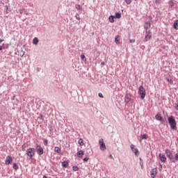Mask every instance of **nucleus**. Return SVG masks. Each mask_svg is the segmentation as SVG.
I'll use <instances>...</instances> for the list:
<instances>
[{
  "label": "nucleus",
  "mask_w": 178,
  "mask_h": 178,
  "mask_svg": "<svg viewBox=\"0 0 178 178\" xmlns=\"http://www.w3.org/2000/svg\"><path fill=\"white\" fill-rule=\"evenodd\" d=\"M168 120L172 130H175L177 126L176 120L175 119V117L170 116L168 118Z\"/></svg>",
  "instance_id": "1"
},
{
  "label": "nucleus",
  "mask_w": 178,
  "mask_h": 178,
  "mask_svg": "<svg viewBox=\"0 0 178 178\" xmlns=\"http://www.w3.org/2000/svg\"><path fill=\"white\" fill-rule=\"evenodd\" d=\"M138 94H140L141 99H144L145 98V95H147V92H145V89L144 86H140L138 88Z\"/></svg>",
  "instance_id": "2"
},
{
  "label": "nucleus",
  "mask_w": 178,
  "mask_h": 178,
  "mask_svg": "<svg viewBox=\"0 0 178 178\" xmlns=\"http://www.w3.org/2000/svg\"><path fill=\"white\" fill-rule=\"evenodd\" d=\"M35 154V149L31 147L26 150V154L29 156V159H33V156Z\"/></svg>",
  "instance_id": "3"
},
{
  "label": "nucleus",
  "mask_w": 178,
  "mask_h": 178,
  "mask_svg": "<svg viewBox=\"0 0 178 178\" xmlns=\"http://www.w3.org/2000/svg\"><path fill=\"white\" fill-rule=\"evenodd\" d=\"M165 155L167 158H169L172 162H175V157H173V154H172V151L169 149H165Z\"/></svg>",
  "instance_id": "4"
},
{
  "label": "nucleus",
  "mask_w": 178,
  "mask_h": 178,
  "mask_svg": "<svg viewBox=\"0 0 178 178\" xmlns=\"http://www.w3.org/2000/svg\"><path fill=\"white\" fill-rule=\"evenodd\" d=\"M99 144L100 145V149L102 151H105V149H106V145H105V143H104V139H99Z\"/></svg>",
  "instance_id": "5"
},
{
  "label": "nucleus",
  "mask_w": 178,
  "mask_h": 178,
  "mask_svg": "<svg viewBox=\"0 0 178 178\" xmlns=\"http://www.w3.org/2000/svg\"><path fill=\"white\" fill-rule=\"evenodd\" d=\"M36 152L38 155H42V154H44V149L42 148V147H41V145H36Z\"/></svg>",
  "instance_id": "6"
},
{
  "label": "nucleus",
  "mask_w": 178,
  "mask_h": 178,
  "mask_svg": "<svg viewBox=\"0 0 178 178\" xmlns=\"http://www.w3.org/2000/svg\"><path fill=\"white\" fill-rule=\"evenodd\" d=\"M131 151H133V152H134V154L136 156H138V155H140V152H138V149L136 148V145L131 144Z\"/></svg>",
  "instance_id": "7"
},
{
  "label": "nucleus",
  "mask_w": 178,
  "mask_h": 178,
  "mask_svg": "<svg viewBox=\"0 0 178 178\" xmlns=\"http://www.w3.org/2000/svg\"><path fill=\"white\" fill-rule=\"evenodd\" d=\"M155 118L156 120L161 122L162 124H165V120H163V118H162V116H161L159 114L156 115Z\"/></svg>",
  "instance_id": "8"
},
{
  "label": "nucleus",
  "mask_w": 178,
  "mask_h": 178,
  "mask_svg": "<svg viewBox=\"0 0 178 178\" xmlns=\"http://www.w3.org/2000/svg\"><path fill=\"white\" fill-rule=\"evenodd\" d=\"M157 172H158V170L156 169V168H153L151 171V177L155 178V176H156Z\"/></svg>",
  "instance_id": "9"
},
{
  "label": "nucleus",
  "mask_w": 178,
  "mask_h": 178,
  "mask_svg": "<svg viewBox=\"0 0 178 178\" xmlns=\"http://www.w3.org/2000/svg\"><path fill=\"white\" fill-rule=\"evenodd\" d=\"M159 156L161 162H163V163H165V162H166V156H165V154H162L160 153Z\"/></svg>",
  "instance_id": "10"
},
{
  "label": "nucleus",
  "mask_w": 178,
  "mask_h": 178,
  "mask_svg": "<svg viewBox=\"0 0 178 178\" xmlns=\"http://www.w3.org/2000/svg\"><path fill=\"white\" fill-rule=\"evenodd\" d=\"M13 159L10 156H7L6 159V165H10V163L12 162Z\"/></svg>",
  "instance_id": "11"
},
{
  "label": "nucleus",
  "mask_w": 178,
  "mask_h": 178,
  "mask_svg": "<svg viewBox=\"0 0 178 178\" xmlns=\"http://www.w3.org/2000/svg\"><path fill=\"white\" fill-rule=\"evenodd\" d=\"M124 101H125V102H126L127 104H129V101H131V97H130V95H125Z\"/></svg>",
  "instance_id": "12"
},
{
  "label": "nucleus",
  "mask_w": 178,
  "mask_h": 178,
  "mask_svg": "<svg viewBox=\"0 0 178 178\" xmlns=\"http://www.w3.org/2000/svg\"><path fill=\"white\" fill-rule=\"evenodd\" d=\"M144 29H145V30H148V29H151V23L145 22V24L144 25Z\"/></svg>",
  "instance_id": "13"
},
{
  "label": "nucleus",
  "mask_w": 178,
  "mask_h": 178,
  "mask_svg": "<svg viewBox=\"0 0 178 178\" xmlns=\"http://www.w3.org/2000/svg\"><path fill=\"white\" fill-rule=\"evenodd\" d=\"M151 38H152V35L146 34V35L145 37V42H147L149 41V40H151Z\"/></svg>",
  "instance_id": "14"
},
{
  "label": "nucleus",
  "mask_w": 178,
  "mask_h": 178,
  "mask_svg": "<svg viewBox=\"0 0 178 178\" xmlns=\"http://www.w3.org/2000/svg\"><path fill=\"white\" fill-rule=\"evenodd\" d=\"M76 155L78 158H81L83 155H84V152L83 150H79L77 153Z\"/></svg>",
  "instance_id": "15"
},
{
  "label": "nucleus",
  "mask_w": 178,
  "mask_h": 178,
  "mask_svg": "<svg viewBox=\"0 0 178 178\" xmlns=\"http://www.w3.org/2000/svg\"><path fill=\"white\" fill-rule=\"evenodd\" d=\"M115 17L113 15H111L109 17H108V20L110 22V23H114L115 22Z\"/></svg>",
  "instance_id": "16"
},
{
  "label": "nucleus",
  "mask_w": 178,
  "mask_h": 178,
  "mask_svg": "<svg viewBox=\"0 0 178 178\" xmlns=\"http://www.w3.org/2000/svg\"><path fill=\"white\" fill-rule=\"evenodd\" d=\"M63 168H67L69 166V162L67 161H63L62 163Z\"/></svg>",
  "instance_id": "17"
},
{
  "label": "nucleus",
  "mask_w": 178,
  "mask_h": 178,
  "mask_svg": "<svg viewBox=\"0 0 178 178\" xmlns=\"http://www.w3.org/2000/svg\"><path fill=\"white\" fill-rule=\"evenodd\" d=\"M114 17L115 19H120V17H122V13H115Z\"/></svg>",
  "instance_id": "18"
},
{
  "label": "nucleus",
  "mask_w": 178,
  "mask_h": 178,
  "mask_svg": "<svg viewBox=\"0 0 178 178\" xmlns=\"http://www.w3.org/2000/svg\"><path fill=\"white\" fill-rule=\"evenodd\" d=\"M75 9H76L77 10H83V7H81L80 4H76Z\"/></svg>",
  "instance_id": "19"
},
{
  "label": "nucleus",
  "mask_w": 178,
  "mask_h": 178,
  "mask_svg": "<svg viewBox=\"0 0 178 178\" xmlns=\"http://www.w3.org/2000/svg\"><path fill=\"white\" fill-rule=\"evenodd\" d=\"M177 26H178V19H176L173 24V27H174L175 30L178 29Z\"/></svg>",
  "instance_id": "20"
},
{
  "label": "nucleus",
  "mask_w": 178,
  "mask_h": 178,
  "mask_svg": "<svg viewBox=\"0 0 178 178\" xmlns=\"http://www.w3.org/2000/svg\"><path fill=\"white\" fill-rule=\"evenodd\" d=\"M38 38H35L33 40V45H38Z\"/></svg>",
  "instance_id": "21"
},
{
  "label": "nucleus",
  "mask_w": 178,
  "mask_h": 178,
  "mask_svg": "<svg viewBox=\"0 0 178 178\" xmlns=\"http://www.w3.org/2000/svg\"><path fill=\"white\" fill-rule=\"evenodd\" d=\"M60 149L59 148V147H54V152H57V154H60Z\"/></svg>",
  "instance_id": "22"
},
{
  "label": "nucleus",
  "mask_w": 178,
  "mask_h": 178,
  "mask_svg": "<svg viewBox=\"0 0 178 178\" xmlns=\"http://www.w3.org/2000/svg\"><path fill=\"white\" fill-rule=\"evenodd\" d=\"M148 138L147 134H143L140 136V140H147Z\"/></svg>",
  "instance_id": "23"
},
{
  "label": "nucleus",
  "mask_w": 178,
  "mask_h": 178,
  "mask_svg": "<svg viewBox=\"0 0 178 178\" xmlns=\"http://www.w3.org/2000/svg\"><path fill=\"white\" fill-rule=\"evenodd\" d=\"M78 144H79V145H81V146L84 145V141L83 140L82 138H80V139L79 140Z\"/></svg>",
  "instance_id": "24"
},
{
  "label": "nucleus",
  "mask_w": 178,
  "mask_h": 178,
  "mask_svg": "<svg viewBox=\"0 0 178 178\" xmlns=\"http://www.w3.org/2000/svg\"><path fill=\"white\" fill-rule=\"evenodd\" d=\"M13 168L15 170H17V169H19V165H17L16 163H14L13 165Z\"/></svg>",
  "instance_id": "25"
},
{
  "label": "nucleus",
  "mask_w": 178,
  "mask_h": 178,
  "mask_svg": "<svg viewBox=\"0 0 178 178\" xmlns=\"http://www.w3.org/2000/svg\"><path fill=\"white\" fill-rule=\"evenodd\" d=\"M26 52L24 51L23 50H22L19 53V56H21V58H23V56H24Z\"/></svg>",
  "instance_id": "26"
},
{
  "label": "nucleus",
  "mask_w": 178,
  "mask_h": 178,
  "mask_svg": "<svg viewBox=\"0 0 178 178\" xmlns=\"http://www.w3.org/2000/svg\"><path fill=\"white\" fill-rule=\"evenodd\" d=\"M168 4H169L170 6H171V7L175 6V3L173 2L172 0H170V1L168 2Z\"/></svg>",
  "instance_id": "27"
},
{
  "label": "nucleus",
  "mask_w": 178,
  "mask_h": 178,
  "mask_svg": "<svg viewBox=\"0 0 178 178\" xmlns=\"http://www.w3.org/2000/svg\"><path fill=\"white\" fill-rule=\"evenodd\" d=\"M72 169H73L74 172L79 171V167L78 166H73Z\"/></svg>",
  "instance_id": "28"
},
{
  "label": "nucleus",
  "mask_w": 178,
  "mask_h": 178,
  "mask_svg": "<svg viewBox=\"0 0 178 178\" xmlns=\"http://www.w3.org/2000/svg\"><path fill=\"white\" fill-rule=\"evenodd\" d=\"M140 165L141 166V169H143L144 165H143V159L141 158H140Z\"/></svg>",
  "instance_id": "29"
},
{
  "label": "nucleus",
  "mask_w": 178,
  "mask_h": 178,
  "mask_svg": "<svg viewBox=\"0 0 178 178\" xmlns=\"http://www.w3.org/2000/svg\"><path fill=\"white\" fill-rule=\"evenodd\" d=\"M119 41H120V40L119 39V38H115V44H120Z\"/></svg>",
  "instance_id": "30"
},
{
  "label": "nucleus",
  "mask_w": 178,
  "mask_h": 178,
  "mask_svg": "<svg viewBox=\"0 0 178 178\" xmlns=\"http://www.w3.org/2000/svg\"><path fill=\"white\" fill-rule=\"evenodd\" d=\"M22 151H26V143H24L22 146Z\"/></svg>",
  "instance_id": "31"
},
{
  "label": "nucleus",
  "mask_w": 178,
  "mask_h": 178,
  "mask_svg": "<svg viewBox=\"0 0 178 178\" xmlns=\"http://www.w3.org/2000/svg\"><path fill=\"white\" fill-rule=\"evenodd\" d=\"M133 0H125V2H126V3L127 4V5H130V3H131V1H132Z\"/></svg>",
  "instance_id": "32"
},
{
  "label": "nucleus",
  "mask_w": 178,
  "mask_h": 178,
  "mask_svg": "<svg viewBox=\"0 0 178 178\" xmlns=\"http://www.w3.org/2000/svg\"><path fill=\"white\" fill-rule=\"evenodd\" d=\"M43 144H44V145H48V140L44 139L43 141Z\"/></svg>",
  "instance_id": "33"
},
{
  "label": "nucleus",
  "mask_w": 178,
  "mask_h": 178,
  "mask_svg": "<svg viewBox=\"0 0 178 178\" xmlns=\"http://www.w3.org/2000/svg\"><path fill=\"white\" fill-rule=\"evenodd\" d=\"M25 10H26V9L22 8V9H21V10H19V13H21V15H22V13L24 14V13L26 12Z\"/></svg>",
  "instance_id": "34"
},
{
  "label": "nucleus",
  "mask_w": 178,
  "mask_h": 178,
  "mask_svg": "<svg viewBox=\"0 0 178 178\" xmlns=\"http://www.w3.org/2000/svg\"><path fill=\"white\" fill-rule=\"evenodd\" d=\"M129 42H131V44H134V42H136V40H134V39H130V40H129Z\"/></svg>",
  "instance_id": "35"
},
{
  "label": "nucleus",
  "mask_w": 178,
  "mask_h": 178,
  "mask_svg": "<svg viewBox=\"0 0 178 178\" xmlns=\"http://www.w3.org/2000/svg\"><path fill=\"white\" fill-rule=\"evenodd\" d=\"M81 58L84 60V59H86V56H84V54H81Z\"/></svg>",
  "instance_id": "36"
},
{
  "label": "nucleus",
  "mask_w": 178,
  "mask_h": 178,
  "mask_svg": "<svg viewBox=\"0 0 178 178\" xmlns=\"http://www.w3.org/2000/svg\"><path fill=\"white\" fill-rule=\"evenodd\" d=\"M38 119H40V120H44V117L42 116V115H40Z\"/></svg>",
  "instance_id": "37"
},
{
  "label": "nucleus",
  "mask_w": 178,
  "mask_h": 178,
  "mask_svg": "<svg viewBox=\"0 0 178 178\" xmlns=\"http://www.w3.org/2000/svg\"><path fill=\"white\" fill-rule=\"evenodd\" d=\"M167 81H168L169 83H170V84H172L173 83V81L172 79H167Z\"/></svg>",
  "instance_id": "38"
},
{
  "label": "nucleus",
  "mask_w": 178,
  "mask_h": 178,
  "mask_svg": "<svg viewBox=\"0 0 178 178\" xmlns=\"http://www.w3.org/2000/svg\"><path fill=\"white\" fill-rule=\"evenodd\" d=\"M175 161H178V153H177L175 154Z\"/></svg>",
  "instance_id": "39"
},
{
  "label": "nucleus",
  "mask_w": 178,
  "mask_h": 178,
  "mask_svg": "<svg viewBox=\"0 0 178 178\" xmlns=\"http://www.w3.org/2000/svg\"><path fill=\"white\" fill-rule=\"evenodd\" d=\"M88 159H89L88 157H85L83 159V161H84V162H88Z\"/></svg>",
  "instance_id": "40"
},
{
  "label": "nucleus",
  "mask_w": 178,
  "mask_h": 178,
  "mask_svg": "<svg viewBox=\"0 0 178 178\" xmlns=\"http://www.w3.org/2000/svg\"><path fill=\"white\" fill-rule=\"evenodd\" d=\"M99 97L100 98H104V95H102V93H99Z\"/></svg>",
  "instance_id": "41"
},
{
  "label": "nucleus",
  "mask_w": 178,
  "mask_h": 178,
  "mask_svg": "<svg viewBox=\"0 0 178 178\" xmlns=\"http://www.w3.org/2000/svg\"><path fill=\"white\" fill-rule=\"evenodd\" d=\"M75 17L76 19V20H80V17H77V14L75 15Z\"/></svg>",
  "instance_id": "42"
},
{
  "label": "nucleus",
  "mask_w": 178,
  "mask_h": 178,
  "mask_svg": "<svg viewBox=\"0 0 178 178\" xmlns=\"http://www.w3.org/2000/svg\"><path fill=\"white\" fill-rule=\"evenodd\" d=\"M146 34H149V35H151V31H146Z\"/></svg>",
  "instance_id": "43"
},
{
  "label": "nucleus",
  "mask_w": 178,
  "mask_h": 178,
  "mask_svg": "<svg viewBox=\"0 0 178 178\" xmlns=\"http://www.w3.org/2000/svg\"><path fill=\"white\" fill-rule=\"evenodd\" d=\"M6 13H8V10L9 9V7H8V6H6Z\"/></svg>",
  "instance_id": "44"
},
{
  "label": "nucleus",
  "mask_w": 178,
  "mask_h": 178,
  "mask_svg": "<svg viewBox=\"0 0 178 178\" xmlns=\"http://www.w3.org/2000/svg\"><path fill=\"white\" fill-rule=\"evenodd\" d=\"M160 1H161V0H156L155 3H159Z\"/></svg>",
  "instance_id": "45"
},
{
  "label": "nucleus",
  "mask_w": 178,
  "mask_h": 178,
  "mask_svg": "<svg viewBox=\"0 0 178 178\" xmlns=\"http://www.w3.org/2000/svg\"><path fill=\"white\" fill-rule=\"evenodd\" d=\"M159 166H160L159 170H162V164H160Z\"/></svg>",
  "instance_id": "46"
},
{
  "label": "nucleus",
  "mask_w": 178,
  "mask_h": 178,
  "mask_svg": "<svg viewBox=\"0 0 178 178\" xmlns=\"http://www.w3.org/2000/svg\"><path fill=\"white\" fill-rule=\"evenodd\" d=\"M109 158H111V159H113V156H112V154L109 155Z\"/></svg>",
  "instance_id": "47"
},
{
  "label": "nucleus",
  "mask_w": 178,
  "mask_h": 178,
  "mask_svg": "<svg viewBox=\"0 0 178 178\" xmlns=\"http://www.w3.org/2000/svg\"><path fill=\"white\" fill-rule=\"evenodd\" d=\"M176 109L178 111V103L176 104Z\"/></svg>",
  "instance_id": "48"
},
{
  "label": "nucleus",
  "mask_w": 178,
  "mask_h": 178,
  "mask_svg": "<svg viewBox=\"0 0 178 178\" xmlns=\"http://www.w3.org/2000/svg\"><path fill=\"white\" fill-rule=\"evenodd\" d=\"M3 48H5V47H3L2 46H0V51H2Z\"/></svg>",
  "instance_id": "49"
},
{
  "label": "nucleus",
  "mask_w": 178,
  "mask_h": 178,
  "mask_svg": "<svg viewBox=\"0 0 178 178\" xmlns=\"http://www.w3.org/2000/svg\"><path fill=\"white\" fill-rule=\"evenodd\" d=\"M101 65H102V66H104L105 65V63L104 62H102Z\"/></svg>",
  "instance_id": "50"
},
{
  "label": "nucleus",
  "mask_w": 178,
  "mask_h": 178,
  "mask_svg": "<svg viewBox=\"0 0 178 178\" xmlns=\"http://www.w3.org/2000/svg\"><path fill=\"white\" fill-rule=\"evenodd\" d=\"M3 41H4L3 40L0 39V43H1V42H3Z\"/></svg>",
  "instance_id": "51"
},
{
  "label": "nucleus",
  "mask_w": 178,
  "mask_h": 178,
  "mask_svg": "<svg viewBox=\"0 0 178 178\" xmlns=\"http://www.w3.org/2000/svg\"><path fill=\"white\" fill-rule=\"evenodd\" d=\"M24 15H29V13H24Z\"/></svg>",
  "instance_id": "52"
},
{
  "label": "nucleus",
  "mask_w": 178,
  "mask_h": 178,
  "mask_svg": "<svg viewBox=\"0 0 178 178\" xmlns=\"http://www.w3.org/2000/svg\"><path fill=\"white\" fill-rule=\"evenodd\" d=\"M43 178H48V177H47V176H43Z\"/></svg>",
  "instance_id": "53"
}]
</instances>
